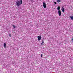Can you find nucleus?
Returning <instances> with one entry per match:
<instances>
[{
  "label": "nucleus",
  "mask_w": 73,
  "mask_h": 73,
  "mask_svg": "<svg viewBox=\"0 0 73 73\" xmlns=\"http://www.w3.org/2000/svg\"><path fill=\"white\" fill-rule=\"evenodd\" d=\"M13 27L14 29L16 27H15V25H13Z\"/></svg>",
  "instance_id": "11"
},
{
  "label": "nucleus",
  "mask_w": 73,
  "mask_h": 73,
  "mask_svg": "<svg viewBox=\"0 0 73 73\" xmlns=\"http://www.w3.org/2000/svg\"><path fill=\"white\" fill-rule=\"evenodd\" d=\"M54 3L55 4H57V3L56 2H54Z\"/></svg>",
  "instance_id": "12"
},
{
  "label": "nucleus",
  "mask_w": 73,
  "mask_h": 73,
  "mask_svg": "<svg viewBox=\"0 0 73 73\" xmlns=\"http://www.w3.org/2000/svg\"><path fill=\"white\" fill-rule=\"evenodd\" d=\"M57 10H58V11H60V7L58 6L57 8Z\"/></svg>",
  "instance_id": "6"
},
{
  "label": "nucleus",
  "mask_w": 73,
  "mask_h": 73,
  "mask_svg": "<svg viewBox=\"0 0 73 73\" xmlns=\"http://www.w3.org/2000/svg\"><path fill=\"white\" fill-rule=\"evenodd\" d=\"M30 1H31V2H33V0H30Z\"/></svg>",
  "instance_id": "15"
},
{
  "label": "nucleus",
  "mask_w": 73,
  "mask_h": 73,
  "mask_svg": "<svg viewBox=\"0 0 73 73\" xmlns=\"http://www.w3.org/2000/svg\"><path fill=\"white\" fill-rule=\"evenodd\" d=\"M41 56L42 57V54H41Z\"/></svg>",
  "instance_id": "14"
},
{
  "label": "nucleus",
  "mask_w": 73,
  "mask_h": 73,
  "mask_svg": "<svg viewBox=\"0 0 73 73\" xmlns=\"http://www.w3.org/2000/svg\"><path fill=\"white\" fill-rule=\"evenodd\" d=\"M37 38H38V41H40L41 40V36H37Z\"/></svg>",
  "instance_id": "2"
},
{
  "label": "nucleus",
  "mask_w": 73,
  "mask_h": 73,
  "mask_svg": "<svg viewBox=\"0 0 73 73\" xmlns=\"http://www.w3.org/2000/svg\"><path fill=\"white\" fill-rule=\"evenodd\" d=\"M4 48H6V43H4Z\"/></svg>",
  "instance_id": "7"
},
{
  "label": "nucleus",
  "mask_w": 73,
  "mask_h": 73,
  "mask_svg": "<svg viewBox=\"0 0 73 73\" xmlns=\"http://www.w3.org/2000/svg\"><path fill=\"white\" fill-rule=\"evenodd\" d=\"M41 45H42V43H41Z\"/></svg>",
  "instance_id": "16"
},
{
  "label": "nucleus",
  "mask_w": 73,
  "mask_h": 73,
  "mask_svg": "<svg viewBox=\"0 0 73 73\" xmlns=\"http://www.w3.org/2000/svg\"><path fill=\"white\" fill-rule=\"evenodd\" d=\"M16 5H17V7H19L21 4H22V0H20V1H18L16 2Z\"/></svg>",
  "instance_id": "1"
},
{
  "label": "nucleus",
  "mask_w": 73,
  "mask_h": 73,
  "mask_svg": "<svg viewBox=\"0 0 73 73\" xmlns=\"http://www.w3.org/2000/svg\"><path fill=\"white\" fill-rule=\"evenodd\" d=\"M58 12L59 16H60L61 15V10L58 11Z\"/></svg>",
  "instance_id": "4"
},
{
  "label": "nucleus",
  "mask_w": 73,
  "mask_h": 73,
  "mask_svg": "<svg viewBox=\"0 0 73 73\" xmlns=\"http://www.w3.org/2000/svg\"><path fill=\"white\" fill-rule=\"evenodd\" d=\"M57 3H60L61 1V0H57Z\"/></svg>",
  "instance_id": "9"
},
{
  "label": "nucleus",
  "mask_w": 73,
  "mask_h": 73,
  "mask_svg": "<svg viewBox=\"0 0 73 73\" xmlns=\"http://www.w3.org/2000/svg\"><path fill=\"white\" fill-rule=\"evenodd\" d=\"M43 6L44 8H46V4L45 2H44L43 3Z\"/></svg>",
  "instance_id": "3"
},
{
  "label": "nucleus",
  "mask_w": 73,
  "mask_h": 73,
  "mask_svg": "<svg viewBox=\"0 0 73 73\" xmlns=\"http://www.w3.org/2000/svg\"><path fill=\"white\" fill-rule=\"evenodd\" d=\"M42 44H44V40H42Z\"/></svg>",
  "instance_id": "13"
},
{
  "label": "nucleus",
  "mask_w": 73,
  "mask_h": 73,
  "mask_svg": "<svg viewBox=\"0 0 73 73\" xmlns=\"http://www.w3.org/2000/svg\"><path fill=\"white\" fill-rule=\"evenodd\" d=\"M70 18L71 19V20H73V16H70Z\"/></svg>",
  "instance_id": "8"
},
{
  "label": "nucleus",
  "mask_w": 73,
  "mask_h": 73,
  "mask_svg": "<svg viewBox=\"0 0 73 73\" xmlns=\"http://www.w3.org/2000/svg\"><path fill=\"white\" fill-rule=\"evenodd\" d=\"M9 35L10 37H11V33H9Z\"/></svg>",
  "instance_id": "10"
},
{
  "label": "nucleus",
  "mask_w": 73,
  "mask_h": 73,
  "mask_svg": "<svg viewBox=\"0 0 73 73\" xmlns=\"http://www.w3.org/2000/svg\"><path fill=\"white\" fill-rule=\"evenodd\" d=\"M61 10L64 13L65 12V8H64L63 7H62V8Z\"/></svg>",
  "instance_id": "5"
}]
</instances>
